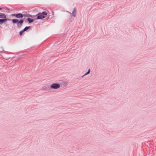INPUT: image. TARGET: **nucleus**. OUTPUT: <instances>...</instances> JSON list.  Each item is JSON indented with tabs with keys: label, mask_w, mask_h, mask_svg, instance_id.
<instances>
[{
	"label": "nucleus",
	"mask_w": 156,
	"mask_h": 156,
	"mask_svg": "<svg viewBox=\"0 0 156 156\" xmlns=\"http://www.w3.org/2000/svg\"><path fill=\"white\" fill-rule=\"evenodd\" d=\"M18 21L19 20L17 19H13L12 20V22L13 23H15L18 22L17 23V25L18 27H20L22 26V24L23 23V20H20V21L19 22H18Z\"/></svg>",
	"instance_id": "obj_1"
},
{
	"label": "nucleus",
	"mask_w": 156,
	"mask_h": 156,
	"mask_svg": "<svg viewBox=\"0 0 156 156\" xmlns=\"http://www.w3.org/2000/svg\"><path fill=\"white\" fill-rule=\"evenodd\" d=\"M60 87V85L58 83H53L50 86V87L52 89H57Z\"/></svg>",
	"instance_id": "obj_2"
},
{
	"label": "nucleus",
	"mask_w": 156,
	"mask_h": 156,
	"mask_svg": "<svg viewBox=\"0 0 156 156\" xmlns=\"http://www.w3.org/2000/svg\"><path fill=\"white\" fill-rule=\"evenodd\" d=\"M12 16H14L18 18H21L23 17V15L21 13L13 14Z\"/></svg>",
	"instance_id": "obj_3"
},
{
	"label": "nucleus",
	"mask_w": 156,
	"mask_h": 156,
	"mask_svg": "<svg viewBox=\"0 0 156 156\" xmlns=\"http://www.w3.org/2000/svg\"><path fill=\"white\" fill-rule=\"evenodd\" d=\"M39 16H37V19H42L45 18V16H43L41 13H40L38 14Z\"/></svg>",
	"instance_id": "obj_4"
},
{
	"label": "nucleus",
	"mask_w": 156,
	"mask_h": 156,
	"mask_svg": "<svg viewBox=\"0 0 156 156\" xmlns=\"http://www.w3.org/2000/svg\"><path fill=\"white\" fill-rule=\"evenodd\" d=\"M8 19H0V24H2L4 22H6Z\"/></svg>",
	"instance_id": "obj_5"
},
{
	"label": "nucleus",
	"mask_w": 156,
	"mask_h": 156,
	"mask_svg": "<svg viewBox=\"0 0 156 156\" xmlns=\"http://www.w3.org/2000/svg\"><path fill=\"white\" fill-rule=\"evenodd\" d=\"M0 18L5 19L6 17L4 14L0 12Z\"/></svg>",
	"instance_id": "obj_6"
},
{
	"label": "nucleus",
	"mask_w": 156,
	"mask_h": 156,
	"mask_svg": "<svg viewBox=\"0 0 156 156\" xmlns=\"http://www.w3.org/2000/svg\"><path fill=\"white\" fill-rule=\"evenodd\" d=\"M27 20L30 23L33 22L34 21L33 19L29 18H28Z\"/></svg>",
	"instance_id": "obj_7"
},
{
	"label": "nucleus",
	"mask_w": 156,
	"mask_h": 156,
	"mask_svg": "<svg viewBox=\"0 0 156 156\" xmlns=\"http://www.w3.org/2000/svg\"><path fill=\"white\" fill-rule=\"evenodd\" d=\"M72 14L73 16L74 17L76 15V10L75 9V8L74 9V10H73V12Z\"/></svg>",
	"instance_id": "obj_8"
},
{
	"label": "nucleus",
	"mask_w": 156,
	"mask_h": 156,
	"mask_svg": "<svg viewBox=\"0 0 156 156\" xmlns=\"http://www.w3.org/2000/svg\"><path fill=\"white\" fill-rule=\"evenodd\" d=\"M30 28V27H25V28L23 29V30L25 31L27 30H28V29H29Z\"/></svg>",
	"instance_id": "obj_9"
},
{
	"label": "nucleus",
	"mask_w": 156,
	"mask_h": 156,
	"mask_svg": "<svg viewBox=\"0 0 156 156\" xmlns=\"http://www.w3.org/2000/svg\"><path fill=\"white\" fill-rule=\"evenodd\" d=\"M41 14L42 15H46L48 13L47 12L44 11V12H42V13H41Z\"/></svg>",
	"instance_id": "obj_10"
},
{
	"label": "nucleus",
	"mask_w": 156,
	"mask_h": 156,
	"mask_svg": "<svg viewBox=\"0 0 156 156\" xmlns=\"http://www.w3.org/2000/svg\"><path fill=\"white\" fill-rule=\"evenodd\" d=\"M90 73V69H89L88 70V71H87V72L84 75H83V76H84L85 75H87L88 74H89Z\"/></svg>",
	"instance_id": "obj_11"
},
{
	"label": "nucleus",
	"mask_w": 156,
	"mask_h": 156,
	"mask_svg": "<svg viewBox=\"0 0 156 156\" xmlns=\"http://www.w3.org/2000/svg\"><path fill=\"white\" fill-rule=\"evenodd\" d=\"M24 32V31L23 30H22L20 31V35H21Z\"/></svg>",
	"instance_id": "obj_12"
},
{
	"label": "nucleus",
	"mask_w": 156,
	"mask_h": 156,
	"mask_svg": "<svg viewBox=\"0 0 156 156\" xmlns=\"http://www.w3.org/2000/svg\"><path fill=\"white\" fill-rule=\"evenodd\" d=\"M52 14L53 16V17H54V12L53 11H52Z\"/></svg>",
	"instance_id": "obj_13"
},
{
	"label": "nucleus",
	"mask_w": 156,
	"mask_h": 156,
	"mask_svg": "<svg viewBox=\"0 0 156 156\" xmlns=\"http://www.w3.org/2000/svg\"><path fill=\"white\" fill-rule=\"evenodd\" d=\"M2 9L0 8V10H1Z\"/></svg>",
	"instance_id": "obj_14"
}]
</instances>
